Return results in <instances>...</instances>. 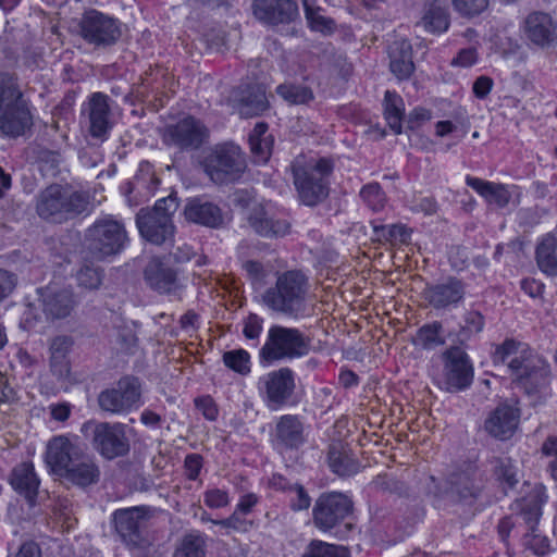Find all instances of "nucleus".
Segmentation results:
<instances>
[{
    "mask_svg": "<svg viewBox=\"0 0 557 557\" xmlns=\"http://www.w3.org/2000/svg\"><path fill=\"white\" fill-rule=\"evenodd\" d=\"M493 359L496 364H507L512 382L528 395L541 394L549 384V364L524 343L506 339L496 347Z\"/></svg>",
    "mask_w": 557,
    "mask_h": 557,
    "instance_id": "nucleus-1",
    "label": "nucleus"
},
{
    "mask_svg": "<svg viewBox=\"0 0 557 557\" xmlns=\"http://www.w3.org/2000/svg\"><path fill=\"white\" fill-rule=\"evenodd\" d=\"M308 293V277L301 271L288 270L277 274L275 284L262 294V302L276 313L298 318L306 311Z\"/></svg>",
    "mask_w": 557,
    "mask_h": 557,
    "instance_id": "nucleus-2",
    "label": "nucleus"
},
{
    "mask_svg": "<svg viewBox=\"0 0 557 557\" xmlns=\"http://www.w3.org/2000/svg\"><path fill=\"white\" fill-rule=\"evenodd\" d=\"M88 206L86 193L54 184L40 191L36 211L46 221L63 223L87 212Z\"/></svg>",
    "mask_w": 557,
    "mask_h": 557,
    "instance_id": "nucleus-3",
    "label": "nucleus"
},
{
    "mask_svg": "<svg viewBox=\"0 0 557 557\" xmlns=\"http://www.w3.org/2000/svg\"><path fill=\"white\" fill-rule=\"evenodd\" d=\"M292 171L299 199L305 205L314 206L327 196V177L333 171V163L330 159H307L299 156L293 162Z\"/></svg>",
    "mask_w": 557,
    "mask_h": 557,
    "instance_id": "nucleus-4",
    "label": "nucleus"
},
{
    "mask_svg": "<svg viewBox=\"0 0 557 557\" xmlns=\"http://www.w3.org/2000/svg\"><path fill=\"white\" fill-rule=\"evenodd\" d=\"M38 298L28 304L24 311V321L28 326H35L41 321L65 319L76 306L74 295L69 289L53 287L40 288Z\"/></svg>",
    "mask_w": 557,
    "mask_h": 557,
    "instance_id": "nucleus-5",
    "label": "nucleus"
},
{
    "mask_svg": "<svg viewBox=\"0 0 557 557\" xmlns=\"http://www.w3.org/2000/svg\"><path fill=\"white\" fill-rule=\"evenodd\" d=\"M176 209V199L171 196L158 200L152 210L141 209L136 218L140 235L154 245L172 242L175 231L172 216Z\"/></svg>",
    "mask_w": 557,
    "mask_h": 557,
    "instance_id": "nucleus-6",
    "label": "nucleus"
},
{
    "mask_svg": "<svg viewBox=\"0 0 557 557\" xmlns=\"http://www.w3.org/2000/svg\"><path fill=\"white\" fill-rule=\"evenodd\" d=\"M308 351L309 341L298 329L273 325L268 332L260 357L264 361L272 362L299 358Z\"/></svg>",
    "mask_w": 557,
    "mask_h": 557,
    "instance_id": "nucleus-7",
    "label": "nucleus"
},
{
    "mask_svg": "<svg viewBox=\"0 0 557 557\" xmlns=\"http://www.w3.org/2000/svg\"><path fill=\"white\" fill-rule=\"evenodd\" d=\"M203 169L212 182L223 184L236 181L245 171L246 162L238 146L223 144L206 156Z\"/></svg>",
    "mask_w": 557,
    "mask_h": 557,
    "instance_id": "nucleus-8",
    "label": "nucleus"
},
{
    "mask_svg": "<svg viewBox=\"0 0 557 557\" xmlns=\"http://www.w3.org/2000/svg\"><path fill=\"white\" fill-rule=\"evenodd\" d=\"M82 431H90L92 447L106 459L112 460L129 451V441L122 423L88 421Z\"/></svg>",
    "mask_w": 557,
    "mask_h": 557,
    "instance_id": "nucleus-9",
    "label": "nucleus"
},
{
    "mask_svg": "<svg viewBox=\"0 0 557 557\" xmlns=\"http://www.w3.org/2000/svg\"><path fill=\"white\" fill-rule=\"evenodd\" d=\"M127 242L124 225L116 220H97L86 232L87 247L98 258L120 252Z\"/></svg>",
    "mask_w": 557,
    "mask_h": 557,
    "instance_id": "nucleus-10",
    "label": "nucleus"
},
{
    "mask_svg": "<svg viewBox=\"0 0 557 557\" xmlns=\"http://www.w3.org/2000/svg\"><path fill=\"white\" fill-rule=\"evenodd\" d=\"M443 369L436 376L440 388L457 393L468 388L473 381V366L468 355L459 347H450L442 355Z\"/></svg>",
    "mask_w": 557,
    "mask_h": 557,
    "instance_id": "nucleus-11",
    "label": "nucleus"
},
{
    "mask_svg": "<svg viewBox=\"0 0 557 557\" xmlns=\"http://www.w3.org/2000/svg\"><path fill=\"white\" fill-rule=\"evenodd\" d=\"M141 384L137 377L124 376L98 396L99 407L111 414H126L140 406Z\"/></svg>",
    "mask_w": 557,
    "mask_h": 557,
    "instance_id": "nucleus-12",
    "label": "nucleus"
},
{
    "mask_svg": "<svg viewBox=\"0 0 557 557\" xmlns=\"http://www.w3.org/2000/svg\"><path fill=\"white\" fill-rule=\"evenodd\" d=\"M78 32L84 40L96 47H108L114 45L121 37L119 22L95 9L83 13Z\"/></svg>",
    "mask_w": 557,
    "mask_h": 557,
    "instance_id": "nucleus-13",
    "label": "nucleus"
},
{
    "mask_svg": "<svg viewBox=\"0 0 557 557\" xmlns=\"http://www.w3.org/2000/svg\"><path fill=\"white\" fill-rule=\"evenodd\" d=\"M259 392L270 410L287 404L295 391V376L289 368L271 371L259 379Z\"/></svg>",
    "mask_w": 557,
    "mask_h": 557,
    "instance_id": "nucleus-14",
    "label": "nucleus"
},
{
    "mask_svg": "<svg viewBox=\"0 0 557 557\" xmlns=\"http://www.w3.org/2000/svg\"><path fill=\"white\" fill-rule=\"evenodd\" d=\"M352 511V502L347 495L331 492L322 494L313 507V522L322 531H329Z\"/></svg>",
    "mask_w": 557,
    "mask_h": 557,
    "instance_id": "nucleus-15",
    "label": "nucleus"
},
{
    "mask_svg": "<svg viewBox=\"0 0 557 557\" xmlns=\"http://www.w3.org/2000/svg\"><path fill=\"white\" fill-rule=\"evenodd\" d=\"M148 519L149 510L144 506L119 509L113 515L117 533L127 545L135 547L146 543L144 531Z\"/></svg>",
    "mask_w": 557,
    "mask_h": 557,
    "instance_id": "nucleus-16",
    "label": "nucleus"
},
{
    "mask_svg": "<svg viewBox=\"0 0 557 557\" xmlns=\"http://www.w3.org/2000/svg\"><path fill=\"white\" fill-rule=\"evenodd\" d=\"M83 454L76 442L65 435H57L47 443L45 462L50 472L60 478Z\"/></svg>",
    "mask_w": 557,
    "mask_h": 557,
    "instance_id": "nucleus-17",
    "label": "nucleus"
},
{
    "mask_svg": "<svg viewBox=\"0 0 557 557\" xmlns=\"http://www.w3.org/2000/svg\"><path fill=\"white\" fill-rule=\"evenodd\" d=\"M208 131L206 126L193 116H186L175 124L168 125L163 139L169 145L182 149L198 148L206 139Z\"/></svg>",
    "mask_w": 557,
    "mask_h": 557,
    "instance_id": "nucleus-18",
    "label": "nucleus"
},
{
    "mask_svg": "<svg viewBox=\"0 0 557 557\" xmlns=\"http://www.w3.org/2000/svg\"><path fill=\"white\" fill-rule=\"evenodd\" d=\"M525 38L540 48L552 46L557 40V21L543 11H533L523 22Z\"/></svg>",
    "mask_w": 557,
    "mask_h": 557,
    "instance_id": "nucleus-19",
    "label": "nucleus"
},
{
    "mask_svg": "<svg viewBox=\"0 0 557 557\" xmlns=\"http://www.w3.org/2000/svg\"><path fill=\"white\" fill-rule=\"evenodd\" d=\"M230 99L244 117L259 115L268 109L265 88L260 84L239 86L232 91Z\"/></svg>",
    "mask_w": 557,
    "mask_h": 557,
    "instance_id": "nucleus-20",
    "label": "nucleus"
},
{
    "mask_svg": "<svg viewBox=\"0 0 557 557\" xmlns=\"http://www.w3.org/2000/svg\"><path fill=\"white\" fill-rule=\"evenodd\" d=\"M519 418L518 409L509 405H499L486 418L484 430L494 438L506 441L515 434Z\"/></svg>",
    "mask_w": 557,
    "mask_h": 557,
    "instance_id": "nucleus-21",
    "label": "nucleus"
},
{
    "mask_svg": "<svg viewBox=\"0 0 557 557\" xmlns=\"http://www.w3.org/2000/svg\"><path fill=\"white\" fill-rule=\"evenodd\" d=\"M253 13L258 20L276 25L293 21L298 8L293 0H255Z\"/></svg>",
    "mask_w": 557,
    "mask_h": 557,
    "instance_id": "nucleus-22",
    "label": "nucleus"
},
{
    "mask_svg": "<svg viewBox=\"0 0 557 557\" xmlns=\"http://www.w3.org/2000/svg\"><path fill=\"white\" fill-rule=\"evenodd\" d=\"M249 225L263 237H280L289 233L290 224L263 207L255 208L249 215Z\"/></svg>",
    "mask_w": 557,
    "mask_h": 557,
    "instance_id": "nucleus-23",
    "label": "nucleus"
},
{
    "mask_svg": "<svg viewBox=\"0 0 557 557\" xmlns=\"http://www.w3.org/2000/svg\"><path fill=\"white\" fill-rule=\"evenodd\" d=\"M32 125L33 114L29 103L0 110V132L5 136H22Z\"/></svg>",
    "mask_w": 557,
    "mask_h": 557,
    "instance_id": "nucleus-24",
    "label": "nucleus"
},
{
    "mask_svg": "<svg viewBox=\"0 0 557 557\" xmlns=\"http://www.w3.org/2000/svg\"><path fill=\"white\" fill-rule=\"evenodd\" d=\"M184 215L187 221L208 227H219L223 223L221 209L203 198L189 199Z\"/></svg>",
    "mask_w": 557,
    "mask_h": 557,
    "instance_id": "nucleus-25",
    "label": "nucleus"
},
{
    "mask_svg": "<svg viewBox=\"0 0 557 557\" xmlns=\"http://www.w3.org/2000/svg\"><path fill=\"white\" fill-rule=\"evenodd\" d=\"M463 284L455 277H449L440 284L429 286L424 290L425 299L434 308H445L449 305H455L463 298Z\"/></svg>",
    "mask_w": 557,
    "mask_h": 557,
    "instance_id": "nucleus-26",
    "label": "nucleus"
},
{
    "mask_svg": "<svg viewBox=\"0 0 557 557\" xmlns=\"http://www.w3.org/2000/svg\"><path fill=\"white\" fill-rule=\"evenodd\" d=\"M145 280L151 288L160 293H172L180 286L176 272L158 258L151 259L147 264Z\"/></svg>",
    "mask_w": 557,
    "mask_h": 557,
    "instance_id": "nucleus-27",
    "label": "nucleus"
},
{
    "mask_svg": "<svg viewBox=\"0 0 557 557\" xmlns=\"http://www.w3.org/2000/svg\"><path fill=\"white\" fill-rule=\"evenodd\" d=\"M108 96L95 92L88 102L89 132L92 137L103 138L110 129Z\"/></svg>",
    "mask_w": 557,
    "mask_h": 557,
    "instance_id": "nucleus-28",
    "label": "nucleus"
},
{
    "mask_svg": "<svg viewBox=\"0 0 557 557\" xmlns=\"http://www.w3.org/2000/svg\"><path fill=\"white\" fill-rule=\"evenodd\" d=\"M99 478V467L85 454L79 456V458L60 476L61 480L79 487L96 484Z\"/></svg>",
    "mask_w": 557,
    "mask_h": 557,
    "instance_id": "nucleus-29",
    "label": "nucleus"
},
{
    "mask_svg": "<svg viewBox=\"0 0 557 557\" xmlns=\"http://www.w3.org/2000/svg\"><path fill=\"white\" fill-rule=\"evenodd\" d=\"M388 53L391 71L399 79L408 78L414 69L410 42L406 39L396 40L389 46Z\"/></svg>",
    "mask_w": 557,
    "mask_h": 557,
    "instance_id": "nucleus-30",
    "label": "nucleus"
},
{
    "mask_svg": "<svg viewBox=\"0 0 557 557\" xmlns=\"http://www.w3.org/2000/svg\"><path fill=\"white\" fill-rule=\"evenodd\" d=\"M466 183L481 195L490 205H494L498 208L507 206L511 198L509 190L502 184L483 181L472 176H467Z\"/></svg>",
    "mask_w": 557,
    "mask_h": 557,
    "instance_id": "nucleus-31",
    "label": "nucleus"
},
{
    "mask_svg": "<svg viewBox=\"0 0 557 557\" xmlns=\"http://www.w3.org/2000/svg\"><path fill=\"white\" fill-rule=\"evenodd\" d=\"M416 26L430 34H442L449 26L448 13L438 0H430L429 7L424 9Z\"/></svg>",
    "mask_w": 557,
    "mask_h": 557,
    "instance_id": "nucleus-32",
    "label": "nucleus"
},
{
    "mask_svg": "<svg viewBox=\"0 0 557 557\" xmlns=\"http://www.w3.org/2000/svg\"><path fill=\"white\" fill-rule=\"evenodd\" d=\"M275 435L286 447L296 448L305 442L304 424L297 416H282L275 426Z\"/></svg>",
    "mask_w": 557,
    "mask_h": 557,
    "instance_id": "nucleus-33",
    "label": "nucleus"
},
{
    "mask_svg": "<svg viewBox=\"0 0 557 557\" xmlns=\"http://www.w3.org/2000/svg\"><path fill=\"white\" fill-rule=\"evenodd\" d=\"M39 483L33 463L24 462L14 468L11 484L14 490L24 494L29 500L37 495Z\"/></svg>",
    "mask_w": 557,
    "mask_h": 557,
    "instance_id": "nucleus-34",
    "label": "nucleus"
},
{
    "mask_svg": "<svg viewBox=\"0 0 557 557\" xmlns=\"http://www.w3.org/2000/svg\"><path fill=\"white\" fill-rule=\"evenodd\" d=\"M73 345L71 337L59 335L53 337L49 344L50 352V368L51 371L58 376H65L69 374L67 355Z\"/></svg>",
    "mask_w": 557,
    "mask_h": 557,
    "instance_id": "nucleus-35",
    "label": "nucleus"
},
{
    "mask_svg": "<svg viewBox=\"0 0 557 557\" xmlns=\"http://www.w3.org/2000/svg\"><path fill=\"white\" fill-rule=\"evenodd\" d=\"M22 86L13 74H0V110L27 104Z\"/></svg>",
    "mask_w": 557,
    "mask_h": 557,
    "instance_id": "nucleus-36",
    "label": "nucleus"
},
{
    "mask_svg": "<svg viewBox=\"0 0 557 557\" xmlns=\"http://www.w3.org/2000/svg\"><path fill=\"white\" fill-rule=\"evenodd\" d=\"M536 262L542 272L557 275V238L547 234L536 247Z\"/></svg>",
    "mask_w": 557,
    "mask_h": 557,
    "instance_id": "nucleus-37",
    "label": "nucleus"
},
{
    "mask_svg": "<svg viewBox=\"0 0 557 557\" xmlns=\"http://www.w3.org/2000/svg\"><path fill=\"white\" fill-rule=\"evenodd\" d=\"M329 465L332 471L341 476H349L359 471L357 460L341 444L330 447Z\"/></svg>",
    "mask_w": 557,
    "mask_h": 557,
    "instance_id": "nucleus-38",
    "label": "nucleus"
},
{
    "mask_svg": "<svg viewBox=\"0 0 557 557\" xmlns=\"http://www.w3.org/2000/svg\"><path fill=\"white\" fill-rule=\"evenodd\" d=\"M158 184L159 180L154 176L151 166L148 163L141 164L138 173L129 184V193H135L141 200H146L153 195Z\"/></svg>",
    "mask_w": 557,
    "mask_h": 557,
    "instance_id": "nucleus-39",
    "label": "nucleus"
},
{
    "mask_svg": "<svg viewBox=\"0 0 557 557\" xmlns=\"http://www.w3.org/2000/svg\"><path fill=\"white\" fill-rule=\"evenodd\" d=\"M173 557H206V536L198 531L185 534L178 541Z\"/></svg>",
    "mask_w": 557,
    "mask_h": 557,
    "instance_id": "nucleus-40",
    "label": "nucleus"
},
{
    "mask_svg": "<svg viewBox=\"0 0 557 557\" xmlns=\"http://www.w3.org/2000/svg\"><path fill=\"white\" fill-rule=\"evenodd\" d=\"M302 4L306 18L313 30L321 33H330L333 30V20L322 14V10L315 4V0H304Z\"/></svg>",
    "mask_w": 557,
    "mask_h": 557,
    "instance_id": "nucleus-41",
    "label": "nucleus"
},
{
    "mask_svg": "<svg viewBox=\"0 0 557 557\" xmlns=\"http://www.w3.org/2000/svg\"><path fill=\"white\" fill-rule=\"evenodd\" d=\"M301 557H349L345 546L312 540Z\"/></svg>",
    "mask_w": 557,
    "mask_h": 557,
    "instance_id": "nucleus-42",
    "label": "nucleus"
},
{
    "mask_svg": "<svg viewBox=\"0 0 557 557\" xmlns=\"http://www.w3.org/2000/svg\"><path fill=\"white\" fill-rule=\"evenodd\" d=\"M276 92L292 104H306L313 100V92L306 86L282 84L277 86Z\"/></svg>",
    "mask_w": 557,
    "mask_h": 557,
    "instance_id": "nucleus-43",
    "label": "nucleus"
},
{
    "mask_svg": "<svg viewBox=\"0 0 557 557\" xmlns=\"http://www.w3.org/2000/svg\"><path fill=\"white\" fill-rule=\"evenodd\" d=\"M414 343L424 349H433L444 344L442 325L437 322L422 326L414 338Z\"/></svg>",
    "mask_w": 557,
    "mask_h": 557,
    "instance_id": "nucleus-44",
    "label": "nucleus"
},
{
    "mask_svg": "<svg viewBox=\"0 0 557 557\" xmlns=\"http://www.w3.org/2000/svg\"><path fill=\"white\" fill-rule=\"evenodd\" d=\"M225 366L240 374H247L250 371V356L244 349L226 351L223 355Z\"/></svg>",
    "mask_w": 557,
    "mask_h": 557,
    "instance_id": "nucleus-45",
    "label": "nucleus"
},
{
    "mask_svg": "<svg viewBox=\"0 0 557 557\" xmlns=\"http://www.w3.org/2000/svg\"><path fill=\"white\" fill-rule=\"evenodd\" d=\"M360 196L363 201L371 208L373 211H380L384 208L386 202L385 194L383 193L381 186L377 183H371L366 185L361 191Z\"/></svg>",
    "mask_w": 557,
    "mask_h": 557,
    "instance_id": "nucleus-46",
    "label": "nucleus"
},
{
    "mask_svg": "<svg viewBox=\"0 0 557 557\" xmlns=\"http://www.w3.org/2000/svg\"><path fill=\"white\" fill-rule=\"evenodd\" d=\"M454 9L462 16L472 17L481 14L488 5V0H451Z\"/></svg>",
    "mask_w": 557,
    "mask_h": 557,
    "instance_id": "nucleus-47",
    "label": "nucleus"
},
{
    "mask_svg": "<svg viewBox=\"0 0 557 557\" xmlns=\"http://www.w3.org/2000/svg\"><path fill=\"white\" fill-rule=\"evenodd\" d=\"M496 474L498 479L505 481L510 487L518 482L516 467L509 458H500L497 460Z\"/></svg>",
    "mask_w": 557,
    "mask_h": 557,
    "instance_id": "nucleus-48",
    "label": "nucleus"
},
{
    "mask_svg": "<svg viewBox=\"0 0 557 557\" xmlns=\"http://www.w3.org/2000/svg\"><path fill=\"white\" fill-rule=\"evenodd\" d=\"M77 281L81 286L94 289L101 283V273L98 269L86 265L78 271Z\"/></svg>",
    "mask_w": 557,
    "mask_h": 557,
    "instance_id": "nucleus-49",
    "label": "nucleus"
},
{
    "mask_svg": "<svg viewBox=\"0 0 557 557\" xmlns=\"http://www.w3.org/2000/svg\"><path fill=\"white\" fill-rule=\"evenodd\" d=\"M451 491L461 498H467L475 496L478 488L468 475L460 474L451 481Z\"/></svg>",
    "mask_w": 557,
    "mask_h": 557,
    "instance_id": "nucleus-50",
    "label": "nucleus"
},
{
    "mask_svg": "<svg viewBox=\"0 0 557 557\" xmlns=\"http://www.w3.org/2000/svg\"><path fill=\"white\" fill-rule=\"evenodd\" d=\"M203 503L212 509L226 507L230 504V497L226 491L220 488H210L203 494Z\"/></svg>",
    "mask_w": 557,
    "mask_h": 557,
    "instance_id": "nucleus-51",
    "label": "nucleus"
},
{
    "mask_svg": "<svg viewBox=\"0 0 557 557\" xmlns=\"http://www.w3.org/2000/svg\"><path fill=\"white\" fill-rule=\"evenodd\" d=\"M290 496V507L293 510H304L309 508L311 499L304 487L299 484H295L288 487Z\"/></svg>",
    "mask_w": 557,
    "mask_h": 557,
    "instance_id": "nucleus-52",
    "label": "nucleus"
},
{
    "mask_svg": "<svg viewBox=\"0 0 557 557\" xmlns=\"http://www.w3.org/2000/svg\"><path fill=\"white\" fill-rule=\"evenodd\" d=\"M239 511H235L226 519L223 520H211L214 524L221 525L226 529H233L235 531H247L251 525V522L244 519Z\"/></svg>",
    "mask_w": 557,
    "mask_h": 557,
    "instance_id": "nucleus-53",
    "label": "nucleus"
},
{
    "mask_svg": "<svg viewBox=\"0 0 557 557\" xmlns=\"http://www.w3.org/2000/svg\"><path fill=\"white\" fill-rule=\"evenodd\" d=\"M17 284V277L14 273L0 268V302L8 298Z\"/></svg>",
    "mask_w": 557,
    "mask_h": 557,
    "instance_id": "nucleus-54",
    "label": "nucleus"
},
{
    "mask_svg": "<svg viewBox=\"0 0 557 557\" xmlns=\"http://www.w3.org/2000/svg\"><path fill=\"white\" fill-rule=\"evenodd\" d=\"M383 236L389 240L407 243L410 239V230L403 224L381 226Z\"/></svg>",
    "mask_w": 557,
    "mask_h": 557,
    "instance_id": "nucleus-55",
    "label": "nucleus"
},
{
    "mask_svg": "<svg viewBox=\"0 0 557 557\" xmlns=\"http://www.w3.org/2000/svg\"><path fill=\"white\" fill-rule=\"evenodd\" d=\"M484 319L478 311H469L465 315V325L462 326L463 333L478 334L483 330Z\"/></svg>",
    "mask_w": 557,
    "mask_h": 557,
    "instance_id": "nucleus-56",
    "label": "nucleus"
},
{
    "mask_svg": "<svg viewBox=\"0 0 557 557\" xmlns=\"http://www.w3.org/2000/svg\"><path fill=\"white\" fill-rule=\"evenodd\" d=\"M385 115H404L403 99L395 92L387 90L385 92Z\"/></svg>",
    "mask_w": 557,
    "mask_h": 557,
    "instance_id": "nucleus-57",
    "label": "nucleus"
},
{
    "mask_svg": "<svg viewBox=\"0 0 557 557\" xmlns=\"http://www.w3.org/2000/svg\"><path fill=\"white\" fill-rule=\"evenodd\" d=\"M478 61V52L474 48H466L458 52L451 60V65L469 67Z\"/></svg>",
    "mask_w": 557,
    "mask_h": 557,
    "instance_id": "nucleus-58",
    "label": "nucleus"
},
{
    "mask_svg": "<svg viewBox=\"0 0 557 557\" xmlns=\"http://www.w3.org/2000/svg\"><path fill=\"white\" fill-rule=\"evenodd\" d=\"M202 468V457L197 454L187 455L185 458V473L189 480H196Z\"/></svg>",
    "mask_w": 557,
    "mask_h": 557,
    "instance_id": "nucleus-59",
    "label": "nucleus"
},
{
    "mask_svg": "<svg viewBox=\"0 0 557 557\" xmlns=\"http://www.w3.org/2000/svg\"><path fill=\"white\" fill-rule=\"evenodd\" d=\"M494 86V82L488 76H480L478 77L472 86V91L474 96L479 99H484L491 92Z\"/></svg>",
    "mask_w": 557,
    "mask_h": 557,
    "instance_id": "nucleus-60",
    "label": "nucleus"
},
{
    "mask_svg": "<svg viewBox=\"0 0 557 557\" xmlns=\"http://www.w3.org/2000/svg\"><path fill=\"white\" fill-rule=\"evenodd\" d=\"M244 269L246 270L247 274L255 283H259V284L264 283V280L267 276V271L260 262L247 261L244 264Z\"/></svg>",
    "mask_w": 557,
    "mask_h": 557,
    "instance_id": "nucleus-61",
    "label": "nucleus"
},
{
    "mask_svg": "<svg viewBox=\"0 0 557 557\" xmlns=\"http://www.w3.org/2000/svg\"><path fill=\"white\" fill-rule=\"evenodd\" d=\"M261 330H262V320L258 315L251 314L246 320L243 332L247 338L255 339L260 335Z\"/></svg>",
    "mask_w": 557,
    "mask_h": 557,
    "instance_id": "nucleus-62",
    "label": "nucleus"
},
{
    "mask_svg": "<svg viewBox=\"0 0 557 557\" xmlns=\"http://www.w3.org/2000/svg\"><path fill=\"white\" fill-rule=\"evenodd\" d=\"M250 148L251 151L261 158V160L265 161L270 154L272 140H270V137L260 138L259 140L251 139Z\"/></svg>",
    "mask_w": 557,
    "mask_h": 557,
    "instance_id": "nucleus-63",
    "label": "nucleus"
},
{
    "mask_svg": "<svg viewBox=\"0 0 557 557\" xmlns=\"http://www.w3.org/2000/svg\"><path fill=\"white\" fill-rule=\"evenodd\" d=\"M197 408L202 412L206 419L215 420L218 417V408L211 398L206 397L196 401Z\"/></svg>",
    "mask_w": 557,
    "mask_h": 557,
    "instance_id": "nucleus-64",
    "label": "nucleus"
}]
</instances>
